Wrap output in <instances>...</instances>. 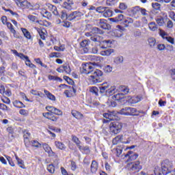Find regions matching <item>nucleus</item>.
<instances>
[{
    "label": "nucleus",
    "instance_id": "f257e3e1",
    "mask_svg": "<svg viewBox=\"0 0 175 175\" xmlns=\"http://www.w3.org/2000/svg\"><path fill=\"white\" fill-rule=\"evenodd\" d=\"M100 92L105 94L107 96H111L117 92V88L115 85H110L107 82L103 83L100 87Z\"/></svg>",
    "mask_w": 175,
    "mask_h": 175
},
{
    "label": "nucleus",
    "instance_id": "f03ea898",
    "mask_svg": "<svg viewBox=\"0 0 175 175\" xmlns=\"http://www.w3.org/2000/svg\"><path fill=\"white\" fill-rule=\"evenodd\" d=\"M103 76V72L100 70H93V72H91V75L89 77V81L92 84H97V83H100V77Z\"/></svg>",
    "mask_w": 175,
    "mask_h": 175
},
{
    "label": "nucleus",
    "instance_id": "7ed1b4c3",
    "mask_svg": "<svg viewBox=\"0 0 175 175\" xmlns=\"http://www.w3.org/2000/svg\"><path fill=\"white\" fill-rule=\"evenodd\" d=\"M46 109L49 112L43 113L42 116L48 120L51 117V116H53V114H55L56 116H62L63 114L62 111L53 106H46Z\"/></svg>",
    "mask_w": 175,
    "mask_h": 175
},
{
    "label": "nucleus",
    "instance_id": "20e7f679",
    "mask_svg": "<svg viewBox=\"0 0 175 175\" xmlns=\"http://www.w3.org/2000/svg\"><path fill=\"white\" fill-rule=\"evenodd\" d=\"M109 131L113 135H118L122 131V123L120 122H113L109 124Z\"/></svg>",
    "mask_w": 175,
    "mask_h": 175
},
{
    "label": "nucleus",
    "instance_id": "39448f33",
    "mask_svg": "<svg viewBox=\"0 0 175 175\" xmlns=\"http://www.w3.org/2000/svg\"><path fill=\"white\" fill-rule=\"evenodd\" d=\"M81 70L82 73H85V75L92 73L94 72V64L91 62L83 64Z\"/></svg>",
    "mask_w": 175,
    "mask_h": 175
},
{
    "label": "nucleus",
    "instance_id": "423d86ee",
    "mask_svg": "<svg viewBox=\"0 0 175 175\" xmlns=\"http://www.w3.org/2000/svg\"><path fill=\"white\" fill-rule=\"evenodd\" d=\"M172 167H173V165L168 160H165L162 163L161 170L163 175L167 174V173H170L172 172Z\"/></svg>",
    "mask_w": 175,
    "mask_h": 175
},
{
    "label": "nucleus",
    "instance_id": "0eeeda50",
    "mask_svg": "<svg viewBox=\"0 0 175 175\" xmlns=\"http://www.w3.org/2000/svg\"><path fill=\"white\" fill-rule=\"evenodd\" d=\"M127 168L129 170H131L132 172H139L142 170V165H140V161H137L135 162L129 163L127 164Z\"/></svg>",
    "mask_w": 175,
    "mask_h": 175
},
{
    "label": "nucleus",
    "instance_id": "6e6552de",
    "mask_svg": "<svg viewBox=\"0 0 175 175\" xmlns=\"http://www.w3.org/2000/svg\"><path fill=\"white\" fill-rule=\"evenodd\" d=\"M16 5L18 8H21V9H29L31 8L32 5L31 3L28 2L27 0H14Z\"/></svg>",
    "mask_w": 175,
    "mask_h": 175
},
{
    "label": "nucleus",
    "instance_id": "1a4fd4ad",
    "mask_svg": "<svg viewBox=\"0 0 175 175\" xmlns=\"http://www.w3.org/2000/svg\"><path fill=\"white\" fill-rule=\"evenodd\" d=\"M117 29H113L111 32V35L112 36H115L116 38H121L122 36V32L125 31V28L121 25H118L116 26Z\"/></svg>",
    "mask_w": 175,
    "mask_h": 175
},
{
    "label": "nucleus",
    "instance_id": "9d476101",
    "mask_svg": "<svg viewBox=\"0 0 175 175\" xmlns=\"http://www.w3.org/2000/svg\"><path fill=\"white\" fill-rule=\"evenodd\" d=\"M18 57H19V58H21V59H25V65L27 66H29V68H31V69H36V66H35V64L31 62V60H29V57H28V56H26L23 53H19L18 55Z\"/></svg>",
    "mask_w": 175,
    "mask_h": 175
},
{
    "label": "nucleus",
    "instance_id": "9b49d317",
    "mask_svg": "<svg viewBox=\"0 0 175 175\" xmlns=\"http://www.w3.org/2000/svg\"><path fill=\"white\" fill-rule=\"evenodd\" d=\"M103 117H105V118L109 120L110 121L118 120V116H117V112L116 111L103 113Z\"/></svg>",
    "mask_w": 175,
    "mask_h": 175
},
{
    "label": "nucleus",
    "instance_id": "f8f14e48",
    "mask_svg": "<svg viewBox=\"0 0 175 175\" xmlns=\"http://www.w3.org/2000/svg\"><path fill=\"white\" fill-rule=\"evenodd\" d=\"M139 157V154H137L135 152H133L132 151L128 152L126 154H125V158L127 159V162H131L132 161H136Z\"/></svg>",
    "mask_w": 175,
    "mask_h": 175
},
{
    "label": "nucleus",
    "instance_id": "ddd939ff",
    "mask_svg": "<svg viewBox=\"0 0 175 175\" xmlns=\"http://www.w3.org/2000/svg\"><path fill=\"white\" fill-rule=\"evenodd\" d=\"M57 72L59 73H66V75H70V67L68 65L61 66L59 68H57Z\"/></svg>",
    "mask_w": 175,
    "mask_h": 175
},
{
    "label": "nucleus",
    "instance_id": "4468645a",
    "mask_svg": "<svg viewBox=\"0 0 175 175\" xmlns=\"http://www.w3.org/2000/svg\"><path fill=\"white\" fill-rule=\"evenodd\" d=\"M81 16H83V13L75 11L68 16V20H69V21H72L73 20H76V18H78V17H81Z\"/></svg>",
    "mask_w": 175,
    "mask_h": 175
},
{
    "label": "nucleus",
    "instance_id": "2eb2a0df",
    "mask_svg": "<svg viewBox=\"0 0 175 175\" xmlns=\"http://www.w3.org/2000/svg\"><path fill=\"white\" fill-rule=\"evenodd\" d=\"M126 138V135H118L113 139L112 143L113 145L118 144V143H124V139Z\"/></svg>",
    "mask_w": 175,
    "mask_h": 175
},
{
    "label": "nucleus",
    "instance_id": "dca6fc26",
    "mask_svg": "<svg viewBox=\"0 0 175 175\" xmlns=\"http://www.w3.org/2000/svg\"><path fill=\"white\" fill-rule=\"evenodd\" d=\"M77 91L75 89L74 87L70 88L68 90L64 91V94L67 98H72V96H75L76 95V92Z\"/></svg>",
    "mask_w": 175,
    "mask_h": 175
},
{
    "label": "nucleus",
    "instance_id": "f3484780",
    "mask_svg": "<svg viewBox=\"0 0 175 175\" xmlns=\"http://www.w3.org/2000/svg\"><path fill=\"white\" fill-rule=\"evenodd\" d=\"M113 53H115V51L113 49H104L100 51V54L103 57H109L113 54Z\"/></svg>",
    "mask_w": 175,
    "mask_h": 175
},
{
    "label": "nucleus",
    "instance_id": "a211bd4d",
    "mask_svg": "<svg viewBox=\"0 0 175 175\" xmlns=\"http://www.w3.org/2000/svg\"><path fill=\"white\" fill-rule=\"evenodd\" d=\"M31 136V133L28 132L27 131H25L23 132V137H24V142L25 145L27 147H29V137Z\"/></svg>",
    "mask_w": 175,
    "mask_h": 175
},
{
    "label": "nucleus",
    "instance_id": "6ab92c4d",
    "mask_svg": "<svg viewBox=\"0 0 175 175\" xmlns=\"http://www.w3.org/2000/svg\"><path fill=\"white\" fill-rule=\"evenodd\" d=\"M127 100L129 103H131V105H135V103H139V102H140L142 99H140V97L139 96H134V97L128 96Z\"/></svg>",
    "mask_w": 175,
    "mask_h": 175
},
{
    "label": "nucleus",
    "instance_id": "aec40b11",
    "mask_svg": "<svg viewBox=\"0 0 175 175\" xmlns=\"http://www.w3.org/2000/svg\"><path fill=\"white\" fill-rule=\"evenodd\" d=\"M90 40L92 42H94L96 44H102V40H103V38L98 35H96L90 37Z\"/></svg>",
    "mask_w": 175,
    "mask_h": 175
},
{
    "label": "nucleus",
    "instance_id": "412c9836",
    "mask_svg": "<svg viewBox=\"0 0 175 175\" xmlns=\"http://www.w3.org/2000/svg\"><path fill=\"white\" fill-rule=\"evenodd\" d=\"M42 147L45 152H47L49 154V157H53L54 155V152H53V150H51V148L49 146V144H44L42 145Z\"/></svg>",
    "mask_w": 175,
    "mask_h": 175
},
{
    "label": "nucleus",
    "instance_id": "4be33fe9",
    "mask_svg": "<svg viewBox=\"0 0 175 175\" xmlns=\"http://www.w3.org/2000/svg\"><path fill=\"white\" fill-rule=\"evenodd\" d=\"M98 25L100 28H102L103 29H109V27H110V25H107L106 20L105 19H100L98 21Z\"/></svg>",
    "mask_w": 175,
    "mask_h": 175
},
{
    "label": "nucleus",
    "instance_id": "5701e85b",
    "mask_svg": "<svg viewBox=\"0 0 175 175\" xmlns=\"http://www.w3.org/2000/svg\"><path fill=\"white\" fill-rule=\"evenodd\" d=\"M72 116L75 117L77 120H83L84 116L78 111L72 110L71 112Z\"/></svg>",
    "mask_w": 175,
    "mask_h": 175
},
{
    "label": "nucleus",
    "instance_id": "b1692460",
    "mask_svg": "<svg viewBox=\"0 0 175 175\" xmlns=\"http://www.w3.org/2000/svg\"><path fill=\"white\" fill-rule=\"evenodd\" d=\"M103 44H100V47L103 50H106L107 47H111L110 44H111V40H104L102 42Z\"/></svg>",
    "mask_w": 175,
    "mask_h": 175
},
{
    "label": "nucleus",
    "instance_id": "393cba45",
    "mask_svg": "<svg viewBox=\"0 0 175 175\" xmlns=\"http://www.w3.org/2000/svg\"><path fill=\"white\" fill-rule=\"evenodd\" d=\"M90 170L92 173H96L98 172V162L96 161H92Z\"/></svg>",
    "mask_w": 175,
    "mask_h": 175
},
{
    "label": "nucleus",
    "instance_id": "a878e982",
    "mask_svg": "<svg viewBox=\"0 0 175 175\" xmlns=\"http://www.w3.org/2000/svg\"><path fill=\"white\" fill-rule=\"evenodd\" d=\"M55 146L58 148V150H66V146L59 141H55Z\"/></svg>",
    "mask_w": 175,
    "mask_h": 175
},
{
    "label": "nucleus",
    "instance_id": "bb28decb",
    "mask_svg": "<svg viewBox=\"0 0 175 175\" xmlns=\"http://www.w3.org/2000/svg\"><path fill=\"white\" fill-rule=\"evenodd\" d=\"M148 28L150 31H152V32H155V31L158 30V26L157 25V23H155V22L149 23Z\"/></svg>",
    "mask_w": 175,
    "mask_h": 175
},
{
    "label": "nucleus",
    "instance_id": "cd10ccee",
    "mask_svg": "<svg viewBox=\"0 0 175 175\" xmlns=\"http://www.w3.org/2000/svg\"><path fill=\"white\" fill-rule=\"evenodd\" d=\"M72 140L74 143H75L77 147H78V148H81V142L80 141V139H79V137H77L76 135H72Z\"/></svg>",
    "mask_w": 175,
    "mask_h": 175
},
{
    "label": "nucleus",
    "instance_id": "c85d7f7f",
    "mask_svg": "<svg viewBox=\"0 0 175 175\" xmlns=\"http://www.w3.org/2000/svg\"><path fill=\"white\" fill-rule=\"evenodd\" d=\"M124 19V15L122 14H119L117 17L116 18H111L110 19L111 21H112V23H120L121 21H123V20Z\"/></svg>",
    "mask_w": 175,
    "mask_h": 175
},
{
    "label": "nucleus",
    "instance_id": "c756f323",
    "mask_svg": "<svg viewBox=\"0 0 175 175\" xmlns=\"http://www.w3.org/2000/svg\"><path fill=\"white\" fill-rule=\"evenodd\" d=\"M112 16H113V11L106 8L105 11L103 14V17H105V18H107L108 17H111Z\"/></svg>",
    "mask_w": 175,
    "mask_h": 175
},
{
    "label": "nucleus",
    "instance_id": "7c9ffc66",
    "mask_svg": "<svg viewBox=\"0 0 175 175\" xmlns=\"http://www.w3.org/2000/svg\"><path fill=\"white\" fill-rule=\"evenodd\" d=\"M5 25H7L10 32L14 34V38H18V36L16 35V30L14 29V28H13V25H12V23L8 22Z\"/></svg>",
    "mask_w": 175,
    "mask_h": 175
},
{
    "label": "nucleus",
    "instance_id": "2f4dec72",
    "mask_svg": "<svg viewBox=\"0 0 175 175\" xmlns=\"http://www.w3.org/2000/svg\"><path fill=\"white\" fill-rule=\"evenodd\" d=\"M21 29L26 39H32V36H31V33H29V31H28L27 29L21 28Z\"/></svg>",
    "mask_w": 175,
    "mask_h": 175
},
{
    "label": "nucleus",
    "instance_id": "473e14b6",
    "mask_svg": "<svg viewBox=\"0 0 175 175\" xmlns=\"http://www.w3.org/2000/svg\"><path fill=\"white\" fill-rule=\"evenodd\" d=\"M124 96L123 93H118L112 96L113 100H121L122 99H124Z\"/></svg>",
    "mask_w": 175,
    "mask_h": 175
},
{
    "label": "nucleus",
    "instance_id": "72a5a7b5",
    "mask_svg": "<svg viewBox=\"0 0 175 175\" xmlns=\"http://www.w3.org/2000/svg\"><path fill=\"white\" fill-rule=\"evenodd\" d=\"M44 93L45 94V95H46V98H48V99H49L50 100H55V96H54L48 90H44Z\"/></svg>",
    "mask_w": 175,
    "mask_h": 175
},
{
    "label": "nucleus",
    "instance_id": "f704fd0d",
    "mask_svg": "<svg viewBox=\"0 0 175 175\" xmlns=\"http://www.w3.org/2000/svg\"><path fill=\"white\" fill-rule=\"evenodd\" d=\"M40 13L43 17L47 18H50V17H51V14L49 11L46 10V9H41Z\"/></svg>",
    "mask_w": 175,
    "mask_h": 175
},
{
    "label": "nucleus",
    "instance_id": "c9c22d12",
    "mask_svg": "<svg viewBox=\"0 0 175 175\" xmlns=\"http://www.w3.org/2000/svg\"><path fill=\"white\" fill-rule=\"evenodd\" d=\"M113 62L116 65H120L124 62V57L122 56L116 57L114 58Z\"/></svg>",
    "mask_w": 175,
    "mask_h": 175
},
{
    "label": "nucleus",
    "instance_id": "e433bc0d",
    "mask_svg": "<svg viewBox=\"0 0 175 175\" xmlns=\"http://www.w3.org/2000/svg\"><path fill=\"white\" fill-rule=\"evenodd\" d=\"M13 105L14 107H18V109H23V107H25V105L19 100H15L13 102Z\"/></svg>",
    "mask_w": 175,
    "mask_h": 175
},
{
    "label": "nucleus",
    "instance_id": "4c0bfd02",
    "mask_svg": "<svg viewBox=\"0 0 175 175\" xmlns=\"http://www.w3.org/2000/svg\"><path fill=\"white\" fill-rule=\"evenodd\" d=\"M79 150H80L82 152H84V154H90V152H91V150H90V146H81V148H78Z\"/></svg>",
    "mask_w": 175,
    "mask_h": 175
},
{
    "label": "nucleus",
    "instance_id": "58836bf2",
    "mask_svg": "<svg viewBox=\"0 0 175 175\" xmlns=\"http://www.w3.org/2000/svg\"><path fill=\"white\" fill-rule=\"evenodd\" d=\"M80 45L83 49H86V50H88V46H90V40H84L80 43Z\"/></svg>",
    "mask_w": 175,
    "mask_h": 175
},
{
    "label": "nucleus",
    "instance_id": "ea45409f",
    "mask_svg": "<svg viewBox=\"0 0 175 175\" xmlns=\"http://www.w3.org/2000/svg\"><path fill=\"white\" fill-rule=\"evenodd\" d=\"M35 29H36L37 32L39 33L41 39H42V40H46V34L44 33V32H43V31L38 27H35Z\"/></svg>",
    "mask_w": 175,
    "mask_h": 175
},
{
    "label": "nucleus",
    "instance_id": "a19ab883",
    "mask_svg": "<svg viewBox=\"0 0 175 175\" xmlns=\"http://www.w3.org/2000/svg\"><path fill=\"white\" fill-rule=\"evenodd\" d=\"M137 112L136 108L129 107L128 108L127 116H135V113Z\"/></svg>",
    "mask_w": 175,
    "mask_h": 175
},
{
    "label": "nucleus",
    "instance_id": "79ce46f5",
    "mask_svg": "<svg viewBox=\"0 0 175 175\" xmlns=\"http://www.w3.org/2000/svg\"><path fill=\"white\" fill-rule=\"evenodd\" d=\"M124 25L126 27H128L129 25H131V24H133V19L132 18H124Z\"/></svg>",
    "mask_w": 175,
    "mask_h": 175
},
{
    "label": "nucleus",
    "instance_id": "37998d69",
    "mask_svg": "<svg viewBox=\"0 0 175 175\" xmlns=\"http://www.w3.org/2000/svg\"><path fill=\"white\" fill-rule=\"evenodd\" d=\"M148 42L150 47H154L157 43V40L154 38H149L148 39Z\"/></svg>",
    "mask_w": 175,
    "mask_h": 175
},
{
    "label": "nucleus",
    "instance_id": "c03bdc74",
    "mask_svg": "<svg viewBox=\"0 0 175 175\" xmlns=\"http://www.w3.org/2000/svg\"><path fill=\"white\" fill-rule=\"evenodd\" d=\"M156 22L159 27H163L165 25V21L163 17L156 18Z\"/></svg>",
    "mask_w": 175,
    "mask_h": 175
},
{
    "label": "nucleus",
    "instance_id": "a18cd8bd",
    "mask_svg": "<svg viewBox=\"0 0 175 175\" xmlns=\"http://www.w3.org/2000/svg\"><path fill=\"white\" fill-rule=\"evenodd\" d=\"M15 158H16V160L17 161L18 165L20 166V167H21V169H24V167H25L24 161L23 160H21L20 158H18V157L16 156V154H15Z\"/></svg>",
    "mask_w": 175,
    "mask_h": 175
},
{
    "label": "nucleus",
    "instance_id": "49530a36",
    "mask_svg": "<svg viewBox=\"0 0 175 175\" xmlns=\"http://www.w3.org/2000/svg\"><path fill=\"white\" fill-rule=\"evenodd\" d=\"M31 94H32V95H35L36 96H40V98H43L44 96L43 93L36 90H32L31 91Z\"/></svg>",
    "mask_w": 175,
    "mask_h": 175
},
{
    "label": "nucleus",
    "instance_id": "de8ad7c7",
    "mask_svg": "<svg viewBox=\"0 0 175 175\" xmlns=\"http://www.w3.org/2000/svg\"><path fill=\"white\" fill-rule=\"evenodd\" d=\"M73 5V0H66L64 2V6L67 9H69V8H72V5Z\"/></svg>",
    "mask_w": 175,
    "mask_h": 175
},
{
    "label": "nucleus",
    "instance_id": "09e8293b",
    "mask_svg": "<svg viewBox=\"0 0 175 175\" xmlns=\"http://www.w3.org/2000/svg\"><path fill=\"white\" fill-rule=\"evenodd\" d=\"M49 9H52V12L55 16H58V11H57V7L53 5L49 4Z\"/></svg>",
    "mask_w": 175,
    "mask_h": 175
},
{
    "label": "nucleus",
    "instance_id": "8fccbe9b",
    "mask_svg": "<svg viewBox=\"0 0 175 175\" xmlns=\"http://www.w3.org/2000/svg\"><path fill=\"white\" fill-rule=\"evenodd\" d=\"M48 79L49 80H53L54 81H62V79L61 78L53 75H49Z\"/></svg>",
    "mask_w": 175,
    "mask_h": 175
},
{
    "label": "nucleus",
    "instance_id": "3c124183",
    "mask_svg": "<svg viewBox=\"0 0 175 175\" xmlns=\"http://www.w3.org/2000/svg\"><path fill=\"white\" fill-rule=\"evenodd\" d=\"M113 151L116 152L117 157H120L122 154V148L118 146L116 149H113Z\"/></svg>",
    "mask_w": 175,
    "mask_h": 175
},
{
    "label": "nucleus",
    "instance_id": "603ef678",
    "mask_svg": "<svg viewBox=\"0 0 175 175\" xmlns=\"http://www.w3.org/2000/svg\"><path fill=\"white\" fill-rule=\"evenodd\" d=\"M34 61L38 65H40V66H42V68H47V65L43 64V62H42V60H40V58H36V59H34Z\"/></svg>",
    "mask_w": 175,
    "mask_h": 175
},
{
    "label": "nucleus",
    "instance_id": "864d4df0",
    "mask_svg": "<svg viewBox=\"0 0 175 175\" xmlns=\"http://www.w3.org/2000/svg\"><path fill=\"white\" fill-rule=\"evenodd\" d=\"M103 69L105 73H110L113 70V67H111L110 65H107L104 67Z\"/></svg>",
    "mask_w": 175,
    "mask_h": 175
},
{
    "label": "nucleus",
    "instance_id": "5fc2aeb1",
    "mask_svg": "<svg viewBox=\"0 0 175 175\" xmlns=\"http://www.w3.org/2000/svg\"><path fill=\"white\" fill-rule=\"evenodd\" d=\"M105 10H106V7H102V6H100L96 9V12L103 15V13H105Z\"/></svg>",
    "mask_w": 175,
    "mask_h": 175
},
{
    "label": "nucleus",
    "instance_id": "6e6d98bb",
    "mask_svg": "<svg viewBox=\"0 0 175 175\" xmlns=\"http://www.w3.org/2000/svg\"><path fill=\"white\" fill-rule=\"evenodd\" d=\"M159 33L160 35V36H161V38H163V39H166V37L167 36V33H166L165 31H163V29H159Z\"/></svg>",
    "mask_w": 175,
    "mask_h": 175
},
{
    "label": "nucleus",
    "instance_id": "4d7b16f0",
    "mask_svg": "<svg viewBox=\"0 0 175 175\" xmlns=\"http://www.w3.org/2000/svg\"><path fill=\"white\" fill-rule=\"evenodd\" d=\"M47 170H48V172H49V173H51V174H53L55 172V168L54 167L53 165L50 164L47 167Z\"/></svg>",
    "mask_w": 175,
    "mask_h": 175
},
{
    "label": "nucleus",
    "instance_id": "13d9d810",
    "mask_svg": "<svg viewBox=\"0 0 175 175\" xmlns=\"http://www.w3.org/2000/svg\"><path fill=\"white\" fill-rule=\"evenodd\" d=\"M106 3L107 6H114L117 3V0H107Z\"/></svg>",
    "mask_w": 175,
    "mask_h": 175
},
{
    "label": "nucleus",
    "instance_id": "bf43d9fd",
    "mask_svg": "<svg viewBox=\"0 0 175 175\" xmlns=\"http://www.w3.org/2000/svg\"><path fill=\"white\" fill-rule=\"evenodd\" d=\"M31 144H32L33 147H36V148H40V147H42V144H40V143H39V142L36 141V140L32 141Z\"/></svg>",
    "mask_w": 175,
    "mask_h": 175
},
{
    "label": "nucleus",
    "instance_id": "052dcab7",
    "mask_svg": "<svg viewBox=\"0 0 175 175\" xmlns=\"http://www.w3.org/2000/svg\"><path fill=\"white\" fill-rule=\"evenodd\" d=\"M128 109L129 107H126L125 108L122 109L119 112L120 114H122V116H128Z\"/></svg>",
    "mask_w": 175,
    "mask_h": 175
},
{
    "label": "nucleus",
    "instance_id": "680f3d73",
    "mask_svg": "<svg viewBox=\"0 0 175 175\" xmlns=\"http://www.w3.org/2000/svg\"><path fill=\"white\" fill-rule=\"evenodd\" d=\"M38 23H40V25H44V27H50V25H51V23L46 21H38Z\"/></svg>",
    "mask_w": 175,
    "mask_h": 175
},
{
    "label": "nucleus",
    "instance_id": "e2e57ef3",
    "mask_svg": "<svg viewBox=\"0 0 175 175\" xmlns=\"http://www.w3.org/2000/svg\"><path fill=\"white\" fill-rule=\"evenodd\" d=\"M152 7L153 9H155V10H161V4H159V3H152Z\"/></svg>",
    "mask_w": 175,
    "mask_h": 175
},
{
    "label": "nucleus",
    "instance_id": "0e129e2a",
    "mask_svg": "<svg viewBox=\"0 0 175 175\" xmlns=\"http://www.w3.org/2000/svg\"><path fill=\"white\" fill-rule=\"evenodd\" d=\"M126 138L123 139V143L124 144H129V143H131V142H132L133 138L131 137H128L127 135H126Z\"/></svg>",
    "mask_w": 175,
    "mask_h": 175
},
{
    "label": "nucleus",
    "instance_id": "69168bd1",
    "mask_svg": "<svg viewBox=\"0 0 175 175\" xmlns=\"http://www.w3.org/2000/svg\"><path fill=\"white\" fill-rule=\"evenodd\" d=\"M154 174L155 175H162L163 173L162 172L161 167H156L154 168Z\"/></svg>",
    "mask_w": 175,
    "mask_h": 175
},
{
    "label": "nucleus",
    "instance_id": "338daca9",
    "mask_svg": "<svg viewBox=\"0 0 175 175\" xmlns=\"http://www.w3.org/2000/svg\"><path fill=\"white\" fill-rule=\"evenodd\" d=\"M92 33H100V35H102V33H103V31L98 27H94L92 29Z\"/></svg>",
    "mask_w": 175,
    "mask_h": 175
},
{
    "label": "nucleus",
    "instance_id": "774afa93",
    "mask_svg": "<svg viewBox=\"0 0 175 175\" xmlns=\"http://www.w3.org/2000/svg\"><path fill=\"white\" fill-rule=\"evenodd\" d=\"M165 40H167L169 43H171V44H174V38H172L171 36H167Z\"/></svg>",
    "mask_w": 175,
    "mask_h": 175
}]
</instances>
